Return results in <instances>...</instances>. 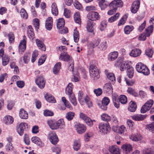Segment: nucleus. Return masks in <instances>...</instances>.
<instances>
[{"mask_svg": "<svg viewBox=\"0 0 154 154\" xmlns=\"http://www.w3.org/2000/svg\"><path fill=\"white\" fill-rule=\"evenodd\" d=\"M109 3L107 2H99V5L101 10L105 9L109 5Z\"/></svg>", "mask_w": 154, "mask_h": 154, "instance_id": "nucleus-49", "label": "nucleus"}, {"mask_svg": "<svg viewBox=\"0 0 154 154\" xmlns=\"http://www.w3.org/2000/svg\"><path fill=\"white\" fill-rule=\"evenodd\" d=\"M60 59L61 60L66 61H70L72 60L71 59L70 56L67 54L66 52L61 53L60 54Z\"/></svg>", "mask_w": 154, "mask_h": 154, "instance_id": "nucleus-22", "label": "nucleus"}, {"mask_svg": "<svg viewBox=\"0 0 154 154\" xmlns=\"http://www.w3.org/2000/svg\"><path fill=\"white\" fill-rule=\"evenodd\" d=\"M145 53L149 57H152L153 51L152 49L148 48L146 50Z\"/></svg>", "mask_w": 154, "mask_h": 154, "instance_id": "nucleus-62", "label": "nucleus"}, {"mask_svg": "<svg viewBox=\"0 0 154 154\" xmlns=\"http://www.w3.org/2000/svg\"><path fill=\"white\" fill-rule=\"evenodd\" d=\"M143 154H154V151L150 148H146L142 151Z\"/></svg>", "mask_w": 154, "mask_h": 154, "instance_id": "nucleus-50", "label": "nucleus"}, {"mask_svg": "<svg viewBox=\"0 0 154 154\" xmlns=\"http://www.w3.org/2000/svg\"><path fill=\"white\" fill-rule=\"evenodd\" d=\"M20 13L22 18L25 19L27 18L28 17V14L26 10L24 8H22L21 9Z\"/></svg>", "mask_w": 154, "mask_h": 154, "instance_id": "nucleus-54", "label": "nucleus"}, {"mask_svg": "<svg viewBox=\"0 0 154 154\" xmlns=\"http://www.w3.org/2000/svg\"><path fill=\"white\" fill-rule=\"evenodd\" d=\"M127 68V75L128 77L130 78H132L134 73V70L132 66H130L129 65V66Z\"/></svg>", "mask_w": 154, "mask_h": 154, "instance_id": "nucleus-40", "label": "nucleus"}, {"mask_svg": "<svg viewBox=\"0 0 154 154\" xmlns=\"http://www.w3.org/2000/svg\"><path fill=\"white\" fill-rule=\"evenodd\" d=\"M26 38L25 36H23V40L20 42L19 46V51L20 52H23L26 48Z\"/></svg>", "mask_w": 154, "mask_h": 154, "instance_id": "nucleus-14", "label": "nucleus"}, {"mask_svg": "<svg viewBox=\"0 0 154 154\" xmlns=\"http://www.w3.org/2000/svg\"><path fill=\"white\" fill-rule=\"evenodd\" d=\"M19 116L21 119H27L28 118L27 112L23 109H20L19 113Z\"/></svg>", "mask_w": 154, "mask_h": 154, "instance_id": "nucleus-33", "label": "nucleus"}, {"mask_svg": "<svg viewBox=\"0 0 154 154\" xmlns=\"http://www.w3.org/2000/svg\"><path fill=\"white\" fill-rule=\"evenodd\" d=\"M73 88V86L72 83H69L66 88V94L68 95H69L73 94L72 90Z\"/></svg>", "mask_w": 154, "mask_h": 154, "instance_id": "nucleus-37", "label": "nucleus"}, {"mask_svg": "<svg viewBox=\"0 0 154 154\" xmlns=\"http://www.w3.org/2000/svg\"><path fill=\"white\" fill-rule=\"evenodd\" d=\"M141 53L140 50L135 48L132 50L129 53V55L132 57H136L139 56Z\"/></svg>", "mask_w": 154, "mask_h": 154, "instance_id": "nucleus-28", "label": "nucleus"}, {"mask_svg": "<svg viewBox=\"0 0 154 154\" xmlns=\"http://www.w3.org/2000/svg\"><path fill=\"white\" fill-rule=\"evenodd\" d=\"M94 23L90 20H88L86 26L87 30L89 32H93L94 30L93 27Z\"/></svg>", "mask_w": 154, "mask_h": 154, "instance_id": "nucleus-29", "label": "nucleus"}, {"mask_svg": "<svg viewBox=\"0 0 154 154\" xmlns=\"http://www.w3.org/2000/svg\"><path fill=\"white\" fill-rule=\"evenodd\" d=\"M109 151L111 154H120L119 148L116 145H114L110 146Z\"/></svg>", "mask_w": 154, "mask_h": 154, "instance_id": "nucleus-16", "label": "nucleus"}, {"mask_svg": "<svg viewBox=\"0 0 154 154\" xmlns=\"http://www.w3.org/2000/svg\"><path fill=\"white\" fill-rule=\"evenodd\" d=\"M93 121L95 122V120H92L88 117L87 119H86L85 122L88 126L91 127L93 125Z\"/></svg>", "mask_w": 154, "mask_h": 154, "instance_id": "nucleus-64", "label": "nucleus"}, {"mask_svg": "<svg viewBox=\"0 0 154 154\" xmlns=\"http://www.w3.org/2000/svg\"><path fill=\"white\" fill-rule=\"evenodd\" d=\"M123 152L125 154H128L132 150V146L129 144H125L122 146L121 147Z\"/></svg>", "mask_w": 154, "mask_h": 154, "instance_id": "nucleus-17", "label": "nucleus"}, {"mask_svg": "<svg viewBox=\"0 0 154 154\" xmlns=\"http://www.w3.org/2000/svg\"><path fill=\"white\" fill-rule=\"evenodd\" d=\"M110 102L109 98L107 97H104L102 101V105L100 106L101 109L106 110L107 108V105Z\"/></svg>", "mask_w": 154, "mask_h": 154, "instance_id": "nucleus-15", "label": "nucleus"}, {"mask_svg": "<svg viewBox=\"0 0 154 154\" xmlns=\"http://www.w3.org/2000/svg\"><path fill=\"white\" fill-rule=\"evenodd\" d=\"M99 131L104 134H106L110 130V128L108 123H100L99 125Z\"/></svg>", "mask_w": 154, "mask_h": 154, "instance_id": "nucleus-6", "label": "nucleus"}, {"mask_svg": "<svg viewBox=\"0 0 154 154\" xmlns=\"http://www.w3.org/2000/svg\"><path fill=\"white\" fill-rule=\"evenodd\" d=\"M153 29V26L151 25L148 26L145 30L146 35L143 33L139 36L138 39L139 40L144 41L146 40V37H149L152 32Z\"/></svg>", "mask_w": 154, "mask_h": 154, "instance_id": "nucleus-5", "label": "nucleus"}, {"mask_svg": "<svg viewBox=\"0 0 154 154\" xmlns=\"http://www.w3.org/2000/svg\"><path fill=\"white\" fill-rule=\"evenodd\" d=\"M73 37L74 42H77L79 39V35L78 32L75 30H74L73 33Z\"/></svg>", "mask_w": 154, "mask_h": 154, "instance_id": "nucleus-56", "label": "nucleus"}, {"mask_svg": "<svg viewBox=\"0 0 154 154\" xmlns=\"http://www.w3.org/2000/svg\"><path fill=\"white\" fill-rule=\"evenodd\" d=\"M35 42L36 45L39 49L42 51H45L46 49L45 47L44 43L38 39H36Z\"/></svg>", "mask_w": 154, "mask_h": 154, "instance_id": "nucleus-30", "label": "nucleus"}, {"mask_svg": "<svg viewBox=\"0 0 154 154\" xmlns=\"http://www.w3.org/2000/svg\"><path fill=\"white\" fill-rule=\"evenodd\" d=\"M48 137L50 142L53 144H56L58 141V137L54 132H50L48 134Z\"/></svg>", "mask_w": 154, "mask_h": 154, "instance_id": "nucleus-9", "label": "nucleus"}, {"mask_svg": "<svg viewBox=\"0 0 154 154\" xmlns=\"http://www.w3.org/2000/svg\"><path fill=\"white\" fill-rule=\"evenodd\" d=\"M9 61V59L7 56L5 55L2 57V64L3 66L7 65Z\"/></svg>", "mask_w": 154, "mask_h": 154, "instance_id": "nucleus-57", "label": "nucleus"}, {"mask_svg": "<svg viewBox=\"0 0 154 154\" xmlns=\"http://www.w3.org/2000/svg\"><path fill=\"white\" fill-rule=\"evenodd\" d=\"M107 47V42L104 41H102L100 44L98 48L100 50L102 51H104L106 49Z\"/></svg>", "mask_w": 154, "mask_h": 154, "instance_id": "nucleus-44", "label": "nucleus"}, {"mask_svg": "<svg viewBox=\"0 0 154 154\" xmlns=\"http://www.w3.org/2000/svg\"><path fill=\"white\" fill-rule=\"evenodd\" d=\"M128 16V15L127 14L124 15L119 20L118 24V26H120L124 25L126 22Z\"/></svg>", "mask_w": 154, "mask_h": 154, "instance_id": "nucleus-47", "label": "nucleus"}, {"mask_svg": "<svg viewBox=\"0 0 154 154\" xmlns=\"http://www.w3.org/2000/svg\"><path fill=\"white\" fill-rule=\"evenodd\" d=\"M28 125L26 123L22 122L17 126V131L20 136H22L26 128H27Z\"/></svg>", "mask_w": 154, "mask_h": 154, "instance_id": "nucleus-8", "label": "nucleus"}, {"mask_svg": "<svg viewBox=\"0 0 154 154\" xmlns=\"http://www.w3.org/2000/svg\"><path fill=\"white\" fill-rule=\"evenodd\" d=\"M103 90L108 93H111L113 92V88L110 83L106 84L103 87Z\"/></svg>", "mask_w": 154, "mask_h": 154, "instance_id": "nucleus-26", "label": "nucleus"}, {"mask_svg": "<svg viewBox=\"0 0 154 154\" xmlns=\"http://www.w3.org/2000/svg\"><path fill=\"white\" fill-rule=\"evenodd\" d=\"M53 26V19L51 17H49L45 22V28L48 30H50Z\"/></svg>", "mask_w": 154, "mask_h": 154, "instance_id": "nucleus-18", "label": "nucleus"}, {"mask_svg": "<svg viewBox=\"0 0 154 154\" xmlns=\"http://www.w3.org/2000/svg\"><path fill=\"white\" fill-rule=\"evenodd\" d=\"M146 128L152 132L154 133V122L147 125L146 126Z\"/></svg>", "mask_w": 154, "mask_h": 154, "instance_id": "nucleus-55", "label": "nucleus"}, {"mask_svg": "<svg viewBox=\"0 0 154 154\" xmlns=\"http://www.w3.org/2000/svg\"><path fill=\"white\" fill-rule=\"evenodd\" d=\"M47 123L51 129L56 130L58 129L56 121L52 120H48Z\"/></svg>", "mask_w": 154, "mask_h": 154, "instance_id": "nucleus-20", "label": "nucleus"}, {"mask_svg": "<svg viewBox=\"0 0 154 154\" xmlns=\"http://www.w3.org/2000/svg\"><path fill=\"white\" fill-rule=\"evenodd\" d=\"M101 119L103 120L108 122L110 121L111 119L110 117L108 115L103 113L101 116Z\"/></svg>", "mask_w": 154, "mask_h": 154, "instance_id": "nucleus-52", "label": "nucleus"}, {"mask_svg": "<svg viewBox=\"0 0 154 154\" xmlns=\"http://www.w3.org/2000/svg\"><path fill=\"white\" fill-rule=\"evenodd\" d=\"M115 66L119 68L121 71H123L126 68L129 67V63L128 61H123L122 59H120L115 62Z\"/></svg>", "mask_w": 154, "mask_h": 154, "instance_id": "nucleus-4", "label": "nucleus"}, {"mask_svg": "<svg viewBox=\"0 0 154 154\" xmlns=\"http://www.w3.org/2000/svg\"><path fill=\"white\" fill-rule=\"evenodd\" d=\"M45 100L48 102L54 103H56V100L54 97L51 95L46 94L45 96Z\"/></svg>", "mask_w": 154, "mask_h": 154, "instance_id": "nucleus-34", "label": "nucleus"}, {"mask_svg": "<svg viewBox=\"0 0 154 154\" xmlns=\"http://www.w3.org/2000/svg\"><path fill=\"white\" fill-rule=\"evenodd\" d=\"M146 117V115L136 114L131 116L132 119L135 121H140L143 120Z\"/></svg>", "mask_w": 154, "mask_h": 154, "instance_id": "nucleus-24", "label": "nucleus"}, {"mask_svg": "<svg viewBox=\"0 0 154 154\" xmlns=\"http://www.w3.org/2000/svg\"><path fill=\"white\" fill-rule=\"evenodd\" d=\"M81 146V143L79 139H77L74 141L73 147L75 150L78 151L80 148Z\"/></svg>", "mask_w": 154, "mask_h": 154, "instance_id": "nucleus-27", "label": "nucleus"}, {"mask_svg": "<svg viewBox=\"0 0 154 154\" xmlns=\"http://www.w3.org/2000/svg\"><path fill=\"white\" fill-rule=\"evenodd\" d=\"M75 128L77 132L79 134L84 133L86 130V128L84 125L79 123L75 125Z\"/></svg>", "mask_w": 154, "mask_h": 154, "instance_id": "nucleus-11", "label": "nucleus"}, {"mask_svg": "<svg viewBox=\"0 0 154 154\" xmlns=\"http://www.w3.org/2000/svg\"><path fill=\"white\" fill-rule=\"evenodd\" d=\"M137 108V105L135 103L132 101H131L129 103V106L128 108L129 111L133 112L135 111Z\"/></svg>", "mask_w": 154, "mask_h": 154, "instance_id": "nucleus-36", "label": "nucleus"}, {"mask_svg": "<svg viewBox=\"0 0 154 154\" xmlns=\"http://www.w3.org/2000/svg\"><path fill=\"white\" fill-rule=\"evenodd\" d=\"M88 20L94 21L98 20L100 18V16L98 13L96 11H92L89 12L87 15Z\"/></svg>", "mask_w": 154, "mask_h": 154, "instance_id": "nucleus-7", "label": "nucleus"}, {"mask_svg": "<svg viewBox=\"0 0 154 154\" xmlns=\"http://www.w3.org/2000/svg\"><path fill=\"white\" fill-rule=\"evenodd\" d=\"M57 123L58 128L63 129L65 127V123L63 119H59L57 121Z\"/></svg>", "mask_w": 154, "mask_h": 154, "instance_id": "nucleus-45", "label": "nucleus"}, {"mask_svg": "<svg viewBox=\"0 0 154 154\" xmlns=\"http://www.w3.org/2000/svg\"><path fill=\"white\" fill-rule=\"evenodd\" d=\"M51 12L52 14L55 16L58 14V9L55 3H53L51 5Z\"/></svg>", "mask_w": 154, "mask_h": 154, "instance_id": "nucleus-43", "label": "nucleus"}, {"mask_svg": "<svg viewBox=\"0 0 154 154\" xmlns=\"http://www.w3.org/2000/svg\"><path fill=\"white\" fill-rule=\"evenodd\" d=\"M150 109V108L145 103L142 107L140 112L142 113H144L148 111Z\"/></svg>", "mask_w": 154, "mask_h": 154, "instance_id": "nucleus-53", "label": "nucleus"}, {"mask_svg": "<svg viewBox=\"0 0 154 154\" xmlns=\"http://www.w3.org/2000/svg\"><path fill=\"white\" fill-rule=\"evenodd\" d=\"M78 100L81 105H84L85 102L88 107L92 106V102L89 97L87 95H84L82 91H79L78 94Z\"/></svg>", "mask_w": 154, "mask_h": 154, "instance_id": "nucleus-1", "label": "nucleus"}, {"mask_svg": "<svg viewBox=\"0 0 154 154\" xmlns=\"http://www.w3.org/2000/svg\"><path fill=\"white\" fill-rule=\"evenodd\" d=\"M38 55V52L37 51L35 50L33 52L31 58V61L32 63L34 62L35 61Z\"/></svg>", "mask_w": 154, "mask_h": 154, "instance_id": "nucleus-61", "label": "nucleus"}, {"mask_svg": "<svg viewBox=\"0 0 154 154\" xmlns=\"http://www.w3.org/2000/svg\"><path fill=\"white\" fill-rule=\"evenodd\" d=\"M107 25V22L106 20L102 21L100 26V29L101 31H103L106 27Z\"/></svg>", "mask_w": 154, "mask_h": 154, "instance_id": "nucleus-48", "label": "nucleus"}, {"mask_svg": "<svg viewBox=\"0 0 154 154\" xmlns=\"http://www.w3.org/2000/svg\"><path fill=\"white\" fill-rule=\"evenodd\" d=\"M35 82L40 89H43L45 86V81L44 78L41 76H38L35 79Z\"/></svg>", "mask_w": 154, "mask_h": 154, "instance_id": "nucleus-13", "label": "nucleus"}, {"mask_svg": "<svg viewBox=\"0 0 154 154\" xmlns=\"http://www.w3.org/2000/svg\"><path fill=\"white\" fill-rule=\"evenodd\" d=\"M140 1L137 0L134 1L131 5V11L133 14L136 13L138 11L140 7Z\"/></svg>", "mask_w": 154, "mask_h": 154, "instance_id": "nucleus-12", "label": "nucleus"}, {"mask_svg": "<svg viewBox=\"0 0 154 154\" xmlns=\"http://www.w3.org/2000/svg\"><path fill=\"white\" fill-rule=\"evenodd\" d=\"M136 69L138 72L142 73L145 75H147L149 74V70L148 68L141 63H137Z\"/></svg>", "mask_w": 154, "mask_h": 154, "instance_id": "nucleus-3", "label": "nucleus"}, {"mask_svg": "<svg viewBox=\"0 0 154 154\" xmlns=\"http://www.w3.org/2000/svg\"><path fill=\"white\" fill-rule=\"evenodd\" d=\"M101 42V39L100 38L95 39L91 42L90 45V46L93 48H94L99 46Z\"/></svg>", "mask_w": 154, "mask_h": 154, "instance_id": "nucleus-41", "label": "nucleus"}, {"mask_svg": "<svg viewBox=\"0 0 154 154\" xmlns=\"http://www.w3.org/2000/svg\"><path fill=\"white\" fill-rule=\"evenodd\" d=\"M74 6L77 9L80 10H82V7L81 4L78 1H75L74 2Z\"/></svg>", "mask_w": 154, "mask_h": 154, "instance_id": "nucleus-59", "label": "nucleus"}, {"mask_svg": "<svg viewBox=\"0 0 154 154\" xmlns=\"http://www.w3.org/2000/svg\"><path fill=\"white\" fill-rule=\"evenodd\" d=\"M123 4V2L121 0H115L109 4V6L110 8H114L117 10L118 7H122Z\"/></svg>", "mask_w": 154, "mask_h": 154, "instance_id": "nucleus-10", "label": "nucleus"}, {"mask_svg": "<svg viewBox=\"0 0 154 154\" xmlns=\"http://www.w3.org/2000/svg\"><path fill=\"white\" fill-rule=\"evenodd\" d=\"M91 77L94 80H97L100 77L99 71L97 66L94 64H91L89 68Z\"/></svg>", "mask_w": 154, "mask_h": 154, "instance_id": "nucleus-2", "label": "nucleus"}, {"mask_svg": "<svg viewBox=\"0 0 154 154\" xmlns=\"http://www.w3.org/2000/svg\"><path fill=\"white\" fill-rule=\"evenodd\" d=\"M32 141L39 146H42V144L41 141V140L39 138L36 137H32L31 139Z\"/></svg>", "mask_w": 154, "mask_h": 154, "instance_id": "nucleus-42", "label": "nucleus"}, {"mask_svg": "<svg viewBox=\"0 0 154 154\" xmlns=\"http://www.w3.org/2000/svg\"><path fill=\"white\" fill-rule=\"evenodd\" d=\"M118 55L119 53L117 51L111 52L108 55V59L109 61H113L117 58Z\"/></svg>", "mask_w": 154, "mask_h": 154, "instance_id": "nucleus-25", "label": "nucleus"}, {"mask_svg": "<svg viewBox=\"0 0 154 154\" xmlns=\"http://www.w3.org/2000/svg\"><path fill=\"white\" fill-rule=\"evenodd\" d=\"M30 54V53H28L25 54L23 57V61L25 63H27L29 60Z\"/></svg>", "mask_w": 154, "mask_h": 154, "instance_id": "nucleus-60", "label": "nucleus"}, {"mask_svg": "<svg viewBox=\"0 0 154 154\" xmlns=\"http://www.w3.org/2000/svg\"><path fill=\"white\" fill-rule=\"evenodd\" d=\"M106 74L109 80L111 81L112 83H114L116 82V77L114 74L111 72L106 73Z\"/></svg>", "mask_w": 154, "mask_h": 154, "instance_id": "nucleus-38", "label": "nucleus"}, {"mask_svg": "<svg viewBox=\"0 0 154 154\" xmlns=\"http://www.w3.org/2000/svg\"><path fill=\"white\" fill-rule=\"evenodd\" d=\"M27 32L29 39L32 40L35 38V35L33 31V29L31 26H28L27 29Z\"/></svg>", "mask_w": 154, "mask_h": 154, "instance_id": "nucleus-23", "label": "nucleus"}, {"mask_svg": "<svg viewBox=\"0 0 154 154\" xmlns=\"http://www.w3.org/2000/svg\"><path fill=\"white\" fill-rule=\"evenodd\" d=\"M74 116V113L72 112H69L66 114V117L69 121L72 120Z\"/></svg>", "mask_w": 154, "mask_h": 154, "instance_id": "nucleus-58", "label": "nucleus"}, {"mask_svg": "<svg viewBox=\"0 0 154 154\" xmlns=\"http://www.w3.org/2000/svg\"><path fill=\"white\" fill-rule=\"evenodd\" d=\"M65 21L63 18H60L57 21V26L59 29H62L65 25Z\"/></svg>", "mask_w": 154, "mask_h": 154, "instance_id": "nucleus-32", "label": "nucleus"}, {"mask_svg": "<svg viewBox=\"0 0 154 154\" xmlns=\"http://www.w3.org/2000/svg\"><path fill=\"white\" fill-rule=\"evenodd\" d=\"M14 119L13 117L9 115L5 116L3 119L4 122L7 125L12 124L14 122Z\"/></svg>", "mask_w": 154, "mask_h": 154, "instance_id": "nucleus-21", "label": "nucleus"}, {"mask_svg": "<svg viewBox=\"0 0 154 154\" xmlns=\"http://www.w3.org/2000/svg\"><path fill=\"white\" fill-rule=\"evenodd\" d=\"M74 19L75 22L80 25L81 24V21L80 16L79 12H76L74 15Z\"/></svg>", "mask_w": 154, "mask_h": 154, "instance_id": "nucleus-39", "label": "nucleus"}, {"mask_svg": "<svg viewBox=\"0 0 154 154\" xmlns=\"http://www.w3.org/2000/svg\"><path fill=\"white\" fill-rule=\"evenodd\" d=\"M119 101L122 104H125L127 101V98L124 95H121L119 97Z\"/></svg>", "mask_w": 154, "mask_h": 154, "instance_id": "nucleus-51", "label": "nucleus"}, {"mask_svg": "<svg viewBox=\"0 0 154 154\" xmlns=\"http://www.w3.org/2000/svg\"><path fill=\"white\" fill-rule=\"evenodd\" d=\"M8 39L10 43H12L14 42V37L12 32H10L8 34Z\"/></svg>", "mask_w": 154, "mask_h": 154, "instance_id": "nucleus-63", "label": "nucleus"}, {"mask_svg": "<svg viewBox=\"0 0 154 154\" xmlns=\"http://www.w3.org/2000/svg\"><path fill=\"white\" fill-rule=\"evenodd\" d=\"M134 29V27L132 26L127 25L124 28V31L125 34H129Z\"/></svg>", "mask_w": 154, "mask_h": 154, "instance_id": "nucleus-46", "label": "nucleus"}, {"mask_svg": "<svg viewBox=\"0 0 154 154\" xmlns=\"http://www.w3.org/2000/svg\"><path fill=\"white\" fill-rule=\"evenodd\" d=\"M129 137L131 140L135 141L140 140L142 138V136L139 134L131 135L129 136Z\"/></svg>", "mask_w": 154, "mask_h": 154, "instance_id": "nucleus-31", "label": "nucleus"}, {"mask_svg": "<svg viewBox=\"0 0 154 154\" xmlns=\"http://www.w3.org/2000/svg\"><path fill=\"white\" fill-rule=\"evenodd\" d=\"M61 68V63L60 62H58L55 65L53 69V72L55 74H57Z\"/></svg>", "mask_w": 154, "mask_h": 154, "instance_id": "nucleus-35", "label": "nucleus"}, {"mask_svg": "<svg viewBox=\"0 0 154 154\" xmlns=\"http://www.w3.org/2000/svg\"><path fill=\"white\" fill-rule=\"evenodd\" d=\"M112 129L115 132L119 134H122L126 131L125 127L124 125H122L120 127L114 126Z\"/></svg>", "mask_w": 154, "mask_h": 154, "instance_id": "nucleus-19", "label": "nucleus"}]
</instances>
